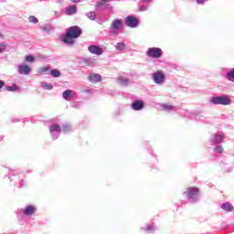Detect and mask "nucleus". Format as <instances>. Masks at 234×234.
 <instances>
[{
  "label": "nucleus",
  "mask_w": 234,
  "mask_h": 234,
  "mask_svg": "<svg viewBox=\"0 0 234 234\" xmlns=\"http://www.w3.org/2000/svg\"><path fill=\"white\" fill-rule=\"evenodd\" d=\"M112 30H120L122 28V20L120 19H115L112 22L111 25Z\"/></svg>",
  "instance_id": "nucleus-15"
},
{
  "label": "nucleus",
  "mask_w": 234,
  "mask_h": 234,
  "mask_svg": "<svg viewBox=\"0 0 234 234\" xmlns=\"http://www.w3.org/2000/svg\"><path fill=\"white\" fill-rule=\"evenodd\" d=\"M0 37H3V33L0 32Z\"/></svg>",
  "instance_id": "nucleus-41"
},
{
  "label": "nucleus",
  "mask_w": 234,
  "mask_h": 234,
  "mask_svg": "<svg viewBox=\"0 0 234 234\" xmlns=\"http://www.w3.org/2000/svg\"><path fill=\"white\" fill-rule=\"evenodd\" d=\"M5 50H6V43H5V42L0 43V54H3V52H5Z\"/></svg>",
  "instance_id": "nucleus-32"
},
{
  "label": "nucleus",
  "mask_w": 234,
  "mask_h": 234,
  "mask_svg": "<svg viewBox=\"0 0 234 234\" xmlns=\"http://www.w3.org/2000/svg\"><path fill=\"white\" fill-rule=\"evenodd\" d=\"M41 87L45 90H52L54 89V86L52 85V83H48V82H42Z\"/></svg>",
  "instance_id": "nucleus-22"
},
{
  "label": "nucleus",
  "mask_w": 234,
  "mask_h": 234,
  "mask_svg": "<svg viewBox=\"0 0 234 234\" xmlns=\"http://www.w3.org/2000/svg\"><path fill=\"white\" fill-rule=\"evenodd\" d=\"M90 54H94L95 56H101L103 54V49L100 46L91 45L88 47Z\"/></svg>",
  "instance_id": "nucleus-8"
},
{
  "label": "nucleus",
  "mask_w": 234,
  "mask_h": 234,
  "mask_svg": "<svg viewBox=\"0 0 234 234\" xmlns=\"http://www.w3.org/2000/svg\"><path fill=\"white\" fill-rule=\"evenodd\" d=\"M224 140H226V136L222 133H218L210 137L212 144H223Z\"/></svg>",
  "instance_id": "nucleus-6"
},
{
  "label": "nucleus",
  "mask_w": 234,
  "mask_h": 234,
  "mask_svg": "<svg viewBox=\"0 0 234 234\" xmlns=\"http://www.w3.org/2000/svg\"><path fill=\"white\" fill-rule=\"evenodd\" d=\"M90 59H87V63L89 64V65H94V59H92L91 60V62H90Z\"/></svg>",
  "instance_id": "nucleus-37"
},
{
  "label": "nucleus",
  "mask_w": 234,
  "mask_h": 234,
  "mask_svg": "<svg viewBox=\"0 0 234 234\" xmlns=\"http://www.w3.org/2000/svg\"><path fill=\"white\" fill-rule=\"evenodd\" d=\"M49 133L54 140H58L59 134H61V126L58 124H51L49 126Z\"/></svg>",
  "instance_id": "nucleus-4"
},
{
  "label": "nucleus",
  "mask_w": 234,
  "mask_h": 234,
  "mask_svg": "<svg viewBox=\"0 0 234 234\" xmlns=\"http://www.w3.org/2000/svg\"><path fill=\"white\" fill-rule=\"evenodd\" d=\"M162 109L164 111H173V109H175V107H173L172 105H169V104H163Z\"/></svg>",
  "instance_id": "nucleus-30"
},
{
  "label": "nucleus",
  "mask_w": 234,
  "mask_h": 234,
  "mask_svg": "<svg viewBox=\"0 0 234 234\" xmlns=\"http://www.w3.org/2000/svg\"><path fill=\"white\" fill-rule=\"evenodd\" d=\"M67 34H69V36L75 38H78L80 37V36H81V28L78 27H71L69 28Z\"/></svg>",
  "instance_id": "nucleus-9"
},
{
  "label": "nucleus",
  "mask_w": 234,
  "mask_h": 234,
  "mask_svg": "<svg viewBox=\"0 0 234 234\" xmlns=\"http://www.w3.org/2000/svg\"><path fill=\"white\" fill-rule=\"evenodd\" d=\"M152 78L154 80V83H156V85H162L165 81V73H164V71H156L152 74Z\"/></svg>",
  "instance_id": "nucleus-3"
},
{
  "label": "nucleus",
  "mask_w": 234,
  "mask_h": 234,
  "mask_svg": "<svg viewBox=\"0 0 234 234\" xmlns=\"http://www.w3.org/2000/svg\"><path fill=\"white\" fill-rule=\"evenodd\" d=\"M187 197H197L199 193V190H198V187H188L186 188V191Z\"/></svg>",
  "instance_id": "nucleus-11"
},
{
  "label": "nucleus",
  "mask_w": 234,
  "mask_h": 234,
  "mask_svg": "<svg viewBox=\"0 0 234 234\" xmlns=\"http://www.w3.org/2000/svg\"><path fill=\"white\" fill-rule=\"evenodd\" d=\"M146 54L148 58H154V59H158L162 58V48H150L147 49Z\"/></svg>",
  "instance_id": "nucleus-2"
},
{
  "label": "nucleus",
  "mask_w": 234,
  "mask_h": 234,
  "mask_svg": "<svg viewBox=\"0 0 234 234\" xmlns=\"http://www.w3.org/2000/svg\"><path fill=\"white\" fill-rule=\"evenodd\" d=\"M28 21H29V23H33L34 25H37V23H39V20L37 19V17H36L34 16H30L28 17Z\"/></svg>",
  "instance_id": "nucleus-28"
},
{
  "label": "nucleus",
  "mask_w": 234,
  "mask_h": 234,
  "mask_svg": "<svg viewBox=\"0 0 234 234\" xmlns=\"http://www.w3.org/2000/svg\"><path fill=\"white\" fill-rule=\"evenodd\" d=\"M118 83H119L120 85H127V83H129V79L123 78V77H120V78L118 79Z\"/></svg>",
  "instance_id": "nucleus-25"
},
{
  "label": "nucleus",
  "mask_w": 234,
  "mask_h": 234,
  "mask_svg": "<svg viewBox=\"0 0 234 234\" xmlns=\"http://www.w3.org/2000/svg\"><path fill=\"white\" fill-rule=\"evenodd\" d=\"M40 28H41L42 32H47L48 34L49 32H52V30H54V27H52V25H50V24H47V25L41 27Z\"/></svg>",
  "instance_id": "nucleus-20"
},
{
  "label": "nucleus",
  "mask_w": 234,
  "mask_h": 234,
  "mask_svg": "<svg viewBox=\"0 0 234 234\" xmlns=\"http://www.w3.org/2000/svg\"><path fill=\"white\" fill-rule=\"evenodd\" d=\"M86 16L88 19H90L91 21H94L96 19V13L94 12H89L86 14Z\"/></svg>",
  "instance_id": "nucleus-27"
},
{
  "label": "nucleus",
  "mask_w": 234,
  "mask_h": 234,
  "mask_svg": "<svg viewBox=\"0 0 234 234\" xmlns=\"http://www.w3.org/2000/svg\"><path fill=\"white\" fill-rule=\"evenodd\" d=\"M132 109L133 111H142L144 109V102L142 101H135L132 104Z\"/></svg>",
  "instance_id": "nucleus-14"
},
{
  "label": "nucleus",
  "mask_w": 234,
  "mask_h": 234,
  "mask_svg": "<svg viewBox=\"0 0 234 234\" xmlns=\"http://www.w3.org/2000/svg\"><path fill=\"white\" fill-rule=\"evenodd\" d=\"M126 47L127 46L125 45V43L119 42L116 44L115 48L116 50H119L120 52H122V50H125Z\"/></svg>",
  "instance_id": "nucleus-24"
},
{
  "label": "nucleus",
  "mask_w": 234,
  "mask_h": 234,
  "mask_svg": "<svg viewBox=\"0 0 234 234\" xmlns=\"http://www.w3.org/2000/svg\"><path fill=\"white\" fill-rule=\"evenodd\" d=\"M23 214H25L27 217H32L34 213H36V207L32 205H28L24 209L21 210Z\"/></svg>",
  "instance_id": "nucleus-10"
},
{
  "label": "nucleus",
  "mask_w": 234,
  "mask_h": 234,
  "mask_svg": "<svg viewBox=\"0 0 234 234\" xmlns=\"http://www.w3.org/2000/svg\"><path fill=\"white\" fill-rule=\"evenodd\" d=\"M60 128H61V132H63L65 134L72 131V126H70V124H63L62 127Z\"/></svg>",
  "instance_id": "nucleus-23"
},
{
  "label": "nucleus",
  "mask_w": 234,
  "mask_h": 234,
  "mask_svg": "<svg viewBox=\"0 0 234 234\" xmlns=\"http://www.w3.org/2000/svg\"><path fill=\"white\" fill-rule=\"evenodd\" d=\"M89 80L91 83H98L99 81H101V76L98 73H91Z\"/></svg>",
  "instance_id": "nucleus-13"
},
{
  "label": "nucleus",
  "mask_w": 234,
  "mask_h": 234,
  "mask_svg": "<svg viewBox=\"0 0 234 234\" xmlns=\"http://www.w3.org/2000/svg\"><path fill=\"white\" fill-rule=\"evenodd\" d=\"M74 39H76V37H72V35H69V33H67L66 36L63 37L62 41L66 45H74Z\"/></svg>",
  "instance_id": "nucleus-12"
},
{
  "label": "nucleus",
  "mask_w": 234,
  "mask_h": 234,
  "mask_svg": "<svg viewBox=\"0 0 234 234\" xmlns=\"http://www.w3.org/2000/svg\"><path fill=\"white\" fill-rule=\"evenodd\" d=\"M111 0H102L99 2L96 6H105L107 7V3H110Z\"/></svg>",
  "instance_id": "nucleus-31"
},
{
  "label": "nucleus",
  "mask_w": 234,
  "mask_h": 234,
  "mask_svg": "<svg viewBox=\"0 0 234 234\" xmlns=\"http://www.w3.org/2000/svg\"><path fill=\"white\" fill-rule=\"evenodd\" d=\"M50 68L48 67H42V68H38L37 69V74L42 75V74H47V72H49Z\"/></svg>",
  "instance_id": "nucleus-21"
},
{
  "label": "nucleus",
  "mask_w": 234,
  "mask_h": 234,
  "mask_svg": "<svg viewBox=\"0 0 234 234\" xmlns=\"http://www.w3.org/2000/svg\"><path fill=\"white\" fill-rule=\"evenodd\" d=\"M127 27H130V28H136L138 27V18L129 16L124 19Z\"/></svg>",
  "instance_id": "nucleus-7"
},
{
  "label": "nucleus",
  "mask_w": 234,
  "mask_h": 234,
  "mask_svg": "<svg viewBox=\"0 0 234 234\" xmlns=\"http://www.w3.org/2000/svg\"><path fill=\"white\" fill-rule=\"evenodd\" d=\"M140 12H145L147 10V6L146 5H142L140 8H139Z\"/></svg>",
  "instance_id": "nucleus-35"
},
{
  "label": "nucleus",
  "mask_w": 234,
  "mask_h": 234,
  "mask_svg": "<svg viewBox=\"0 0 234 234\" xmlns=\"http://www.w3.org/2000/svg\"><path fill=\"white\" fill-rule=\"evenodd\" d=\"M6 90L10 91V92H14V90H17V86L13 85V86H7L5 88Z\"/></svg>",
  "instance_id": "nucleus-33"
},
{
  "label": "nucleus",
  "mask_w": 234,
  "mask_h": 234,
  "mask_svg": "<svg viewBox=\"0 0 234 234\" xmlns=\"http://www.w3.org/2000/svg\"><path fill=\"white\" fill-rule=\"evenodd\" d=\"M226 78L229 81L234 83V69H231L227 72Z\"/></svg>",
  "instance_id": "nucleus-19"
},
{
  "label": "nucleus",
  "mask_w": 234,
  "mask_h": 234,
  "mask_svg": "<svg viewBox=\"0 0 234 234\" xmlns=\"http://www.w3.org/2000/svg\"><path fill=\"white\" fill-rule=\"evenodd\" d=\"M197 5H204L206 3V0H197Z\"/></svg>",
  "instance_id": "nucleus-36"
},
{
  "label": "nucleus",
  "mask_w": 234,
  "mask_h": 234,
  "mask_svg": "<svg viewBox=\"0 0 234 234\" xmlns=\"http://www.w3.org/2000/svg\"><path fill=\"white\" fill-rule=\"evenodd\" d=\"M50 75L53 77V78H59V76H61V72H59V70L58 69H52L50 71Z\"/></svg>",
  "instance_id": "nucleus-26"
},
{
  "label": "nucleus",
  "mask_w": 234,
  "mask_h": 234,
  "mask_svg": "<svg viewBox=\"0 0 234 234\" xmlns=\"http://www.w3.org/2000/svg\"><path fill=\"white\" fill-rule=\"evenodd\" d=\"M5 87V82L4 80H0V89H3Z\"/></svg>",
  "instance_id": "nucleus-38"
},
{
  "label": "nucleus",
  "mask_w": 234,
  "mask_h": 234,
  "mask_svg": "<svg viewBox=\"0 0 234 234\" xmlns=\"http://www.w3.org/2000/svg\"><path fill=\"white\" fill-rule=\"evenodd\" d=\"M43 1H47V0H43Z\"/></svg>",
  "instance_id": "nucleus-42"
},
{
  "label": "nucleus",
  "mask_w": 234,
  "mask_h": 234,
  "mask_svg": "<svg viewBox=\"0 0 234 234\" xmlns=\"http://www.w3.org/2000/svg\"><path fill=\"white\" fill-rule=\"evenodd\" d=\"M215 152L219 154L224 153V148L223 147L215 148Z\"/></svg>",
  "instance_id": "nucleus-34"
},
{
  "label": "nucleus",
  "mask_w": 234,
  "mask_h": 234,
  "mask_svg": "<svg viewBox=\"0 0 234 234\" xmlns=\"http://www.w3.org/2000/svg\"><path fill=\"white\" fill-rule=\"evenodd\" d=\"M71 1V3H80L81 2V0H70Z\"/></svg>",
  "instance_id": "nucleus-39"
},
{
  "label": "nucleus",
  "mask_w": 234,
  "mask_h": 234,
  "mask_svg": "<svg viewBox=\"0 0 234 234\" xmlns=\"http://www.w3.org/2000/svg\"><path fill=\"white\" fill-rule=\"evenodd\" d=\"M221 209L227 212L233 211V205H231L229 202H226L221 205Z\"/></svg>",
  "instance_id": "nucleus-18"
},
{
  "label": "nucleus",
  "mask_w": 234,
  "mask_h": 234,
  "mask_svg": "<svg viewBox=\"0 0 234 234\" xmlns=\"http://www.w3.org/2000/svg\"><path fill=\"white\" fill-rule=\"evenodd\" d=\"M25 61H27V63H34L36 61V58L32 55L26 56Z\"/></svg>",
  "instance_id": "nucleus-29"
},
{
  "label": "nucleus",
  "mask_w": 234,
  "mask_h": 234,
  "mask_svg": "<svg viewBox=\"0 0 234 234\" xmlns=\"http://www.w3.org/2000/svg\"><path fill=\"white\" fill-rule=\"evenodd\" d=\"M210 103H213V105H231V99L228 95L212 97Z\"/></svg>",
  "instance_id": "nucleus-1"
},
{
  "label": "nucleus",
  "mask_w": 234,
  "mask_h": 234,
  "mask_svg": "<svg viewBox=\"0 0 234 234\" xmlns=\"http://www.w3.org/2000/svg\"><path fill=\"white\" fill-rule=\"evenodd\" d=\"M62 98L66 100V101H70L72 100L73 95H72V90H66L62 93Z\"/></svg>",
  "instance_id": "nucleus-17"
},
{
  "label": "nucleus",
  "mask_w": 234,
  "mask_h": 234,
  "mask_svg": "<svg viewBox=\"0 0 234 234\" xmlns=\"http://www.w3.org/2000/svg\"><path fill=\"white\" fill-rule=\"evenodd\" d=\"M76 12H78V7H76V5H69L66 9L65 14L67 16H74V14H76Z\"/></svg>",
  "instance_id": "nucleus-16"
},
{
  "label": "nucleus",
  "mask_w": 234,
  "mask_h": 234,
  "mask_svg": "<svg viewBox=\"0 0 234 234\" xmlns=\"http://www.w3.org/2000/svg\"><path fill=\"white\" fill-rule=\"evenodd\" d=\"M17 72L24 76H28L30 74V72H32V68H30V66L27 65V63H22L17 66Z\"/></svg>",
  "instance_id": "nucleus-5"
},
{
  "label": "nucleus",
  "mask_w": 234,
  "mask_h": 234,
  "mask_svg": "<svg viewBox=\"0 0 234 234\" xmlns=\"http://www.w3.org/2000/svg\"><path fill=\"white\" fill-rule=\"evenodd\" d=\"M144 3H151L152 0H144Z\"/></svg>",
  "instance_id": "nucleus-40"
}]
</instances>
